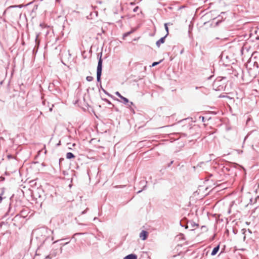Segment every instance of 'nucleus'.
Masks as SVG:
<instances>
[{
  "mask_svg": "<svg viewBox=\"0 0 259 259\" xmlns=\"http://www.w3.org/2000/svg\"><path fill=\"white\" fill-rule=\"evenodd\" d=\"M244 47H245V48H246V47L245 46V45H244L243 47H242V49H243Z\"/></svg>",
  "mask_w": 259,
  "mask_h": 259,
  "instance_id": "obj_15",
  "label": "nucleus"
},
{
  "mask_svg": "<svg viewBox=\"0 0 259 259\" xmlns=\"http://www.w3.org/2000/svg\"><path fill=\"white\" fill-rule=\"evenodd\" d=\"M168 23H165L164 24V27H165V29L167 32V34H166V35L168 34Z\"/></svg>",
  "mask_w": 259,
  "mask_h": 259,
  "instance_id": "obj_9",
  "label": "nucleus"
},
{
  "mask_svg": "<svg viewBox=\"0 0 259 259\" xmlns=\"http://www.w3.org/2000/svg\"><path fill=\"white\" fill-rule=\"evenodd\" d=\"M148 235V232L143 230L140 234V237L143 240H145L147 239Z\"/></svg>",
  "mask_w": 259,
  "mask_h": 259,
  "instance_id": "obj_2",
  "label": "nucleus"
},
{
  "mask_svg": "<svg viewBox=\"0 0 259 259\" xmlns=\"http://www.w3.org/2000/svg\"><path fill=\"white\" fill-rule=\"evenodd\" d=\"M2 200H3V198H2V197L0 196V203L2 202Z\"/></svg>",
  "mask_w": 259,
  "mask_h": 259,
  "instance_id": "obj_14",
  "label": "nucleus"
},
{
  "mask_svg": "<svg viewBox=\"0 0 259 259\" xmlns=\"http://www.w3.org/2000/svg\"><path fill=\"white\" fill-rule=\"evenodd\" d=\"M137 256L135 254H131L125 257L123 259H137Z\"/></svg>",
  "mask_w": 259,
  "mask_h": 259,
  "instance_id": "obj_4",
  "label": "nucleus"
},
{
  "mask_svg": "<svg viewBox=\"0 0 259 259\" xmlns=\"http://www.w3.org/2000/svg\"><path fill=\"white\" fill-rule=\"evenodd\" d=\"M134 32V30H132L130 32H128L127 33H124L123 35V39H124V38L127 36V35H130V34H131L132 33H133Z\"/></svg>",
  "mask_w": 259,
  "mask_h": 259,
  "instance_id": "obj_8",
  "label": "nucleus"
},
{
  "mask_svg": "<svg viewBox=\"0 0 259 259\" xmlns=\"http://www.w3.org/2000/svg\"><path fill=\"white\" fill-rule=\"evenodd\" d=\"M86 79L88 81H91L93 80V77L91 76H88L86 77Z\"/></svg>",
  "mask_w": 259,
  "mask_h": 259,
  "instance_id": "obj_10",
  "label": "nucleus"
},
{
  "mask_svg": "<svg viewBox=\"0 0 259 259\" xmlns=\"http://www.w3.org/2000/svg\"><path fill=\"white\" fill-rule=\"evenodd\" d=\"M165 41V37H163L162 38H161L159 40H158L157 42H156V45L158 47H160V45L161 44H163L164 43Z\"/></svg>",
  "mask_w": 259,
  "mask_h": 259,
  "instance_id": "obj_5",
  "label": "nucleus"
},
{
  "mask_svg": "<svg viewBox=\"0 0 259 259\" xmlns=\"http://www.w3.org/2000/svg\"><path fill=\"white\" fill-rule=\"evenodd\" d=\"M75 157V156L71 152H68L66 154V158L67 159H71Z\"/></svg>",
  "mask_w": 259,
  "mask_h": 259,
  "instance_id": "obj_7",
  "label": "nucleus"
},
{
  "mask_svg": "<svg viewBox=\"0 0 259 259\" xmlns=\"http://www.w3.org/2000/svg\"><path fill=\"white\" fill-rule=\"evenodd\" d=\"M115 94L122 100L124 104H127L128 102V100L127 98L121 96L119 92H117Z\"/></svg>",
  "mask_w": 259,
  "mask_h": 259,
  "instance_id": "obj_3",
  "label": "nucleus"
},
{
  "mask_svg": "<svg viewBox=\"0 0 259 259\" xmlns=\"http://www.w3.org/2000/svg\"><path fill=\"white\" fill-rule=\"evenodd\" d=\"M161 60H160L159 62H155L152 63V65L151 66H152V67L158 65L159 63H160L161 62Z\"/></svg>",
  "mask_w": 259,
  "mask_h": 259,
  "instance_id": "obj_11",
  "label": "nucleus"
},
{
  "mask_svg": "<svg viewBox=\"0 0 259 259\" xmlns=\"http://www.w3.org/2000/svg\"><path fill=\"white\" fill-rule=\"evenodd\" d=\"M102 52H101V55L100 57L99 60L98 61L97 70V79L98 81H100L101 73H102Z\"/></svg>",
  "mask_w": 259,
  "mask_h": 259,
  "instance_id": "obj_1",
  "label": "nucleus"
},
{
  "mask_svg": "<svg viewBox=\"0 0 259 259\" xmlns=\"http://www.w3.org/2000/svg\"><path fill=\"white\" fill-rule=\"evenodd\" d=\"M219 250V246H218L213 248L212 250L211 254L212 255H214L217 254V253L218 252Z\"/></svg>",
  "mask_w": 259,
  "mask_h": 259,
  "instance_id": "obj_6",
  "label": "nucleus"
},
{
  "mask_svg": "<svg viewBox=\"0 0 259 259\" xmlns=\"http://www.w3.org/2000/svg\"><path fill=\"white\" fill-rule=\"evenodd\" d=\"M4 192H5L4 188H1V195H4Z\"/></svg>",
  "mask_w": 259,
  "mask_h": 259,
  "instance_id": "obj_12",
  "label": "nucleus"
},
{
  "mask_svg": "<svg viewBox=\"0 0 259 259\" xmlns=\"http://www.w3.org/2000/svg\"><path fill=\"white\" fill-rule=\"evenodd\" d=\"M138 9H139V7L137 6V7H136L134 9L133 11H134V12H136L138 11Z\"/></svg>",
  "mask_w": 259,
  "mask_h": 259,
  "instance_id": "obj_13",
  "label": "nucleus"
}]
</instances>
